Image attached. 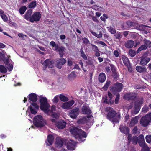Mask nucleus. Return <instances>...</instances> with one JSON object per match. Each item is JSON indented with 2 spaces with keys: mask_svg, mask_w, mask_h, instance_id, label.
Returning a JSON list of instances; mask_svg holds the SVG:
<instances>
[{
  "mask_svg": "<svg viewBox=\"0 0 151 151\" xmlns=\"http://www.w3.org/2000/svg\"><path fill=\"white\" fill-rule=\"evenodd\" d=\"M92 19L94 21L96 22H98V20H97V19H96V18L95 17H92Z\"/></svg>",
  "mask_w": 151,
  "mask_h": 151,
  "instance_id": "obj_61",
  "label": "nucleus"
},
{
  "mask_svg": "<svg viewBox=\"0 0 151 151\" xmlns=\"http://www.w3.org/2000/svg\"><path fill=\"white\" fill-rule=\"evenodd\" d=\"M110 83V81H107L106 84L103 87V89L105 90H106L109 85Z\"/></svg>",
  "mask_w": 151,
  "mask_h": 151,
  "instance_id": "obj_44",
  "label": "nucleus"
},
{
  "mask_svg": "<svg viewBox=\"0 0 151 151\" xmlns=\"http://www.w3.org/2000/svg\"><path fill=\"white\" fill-rule=\"evenodd\" d=\"M5 47V45L2 43H0V48H4Z\"/></svg>",
  "mask_w": 151,
  "mask_h": 151,
  "instance_id": "obj_60",
  "label": "nucleus"
},
{
  "mask_svg": "<svg viewBox=\"0 0 151 151\" xmlns=\"http://www.w3.org/2000/svg\"><path fill=\"white\" fill-rule=\"evenodd\" d=\"M93 117L91 115H90L87 116V118L85 117L83 118L82 119H80L79 121H78V124H83L87 121H88L90 120L93 119Z\"/></svg>",
  "mask_w": 151,
  "mask_h": 151,
  "instance_id": "obj_15",
  "label": "nucleus"
},
{
  "mask_svg": "<svg viewBox=\"0 0 151 151\" xmlns=\"http://www.w3.org/2000/svg\"><path fill=\"white\" fill-rule=\"evenodd\" d=\"M122 87V83H117L116 85V88L117 89V91L118 92H119Z\"/></svg>",
  "mask_w": 151,
  "mask_h": 151,
  "instance_id": "obj_32",
  "label": "nucleus"
},
{
  "mask_svg": "<svg viewBox=\"0 0 151 151\" xmlns=\"http://www.w3.org/2000/svg\"><path fill=\"white\" fill-rule=\"evenodd\" d=\"M109 31L111 33V34H115L116 33V31L115 30L113 29V28H110L109 29Z\"/></svg>",
  "mask_w": 151,
  "mask_h": 151,
  "instance_id": "obj_50",
  "label": "nucleus"
},
{
  "mask_svg": "<svg viewBox=\"0 0 151 151\" xmlns=\"http://www.w3.org/2000/svg\"><path fill=\"white\" fill-rule=\"evenodd\" d=\"M99 61V62H101L103 61V59L100 57H99L98 58Z\"/></svg>",
  "mask_w": 151,
  "mask_h": 151,
  "instance_id": "obj_63",
  "label": "nucleus"
},
{
  "mask_svg": "<svg viewBox=\"0 0 151 151\" xmlns=\"http://www.w3.org/2000/svg\"><path fill=\"white\" fill-rule=\"evenodd\" d=\"M81 112L82 113L85 114H89L91 113V111L86 105L83 106Z\"/></svg>",
  "mask_w": 151,
  "mask_h": 151,
  "instance_id": "obj_16",
  "label": "nucleus"
},
{
  "mask_svg": "<svg viewBox=\"0 0 151 151\" xmlns=\"http://www.w3.org/2000/svg\"><path fill=\"white\" fill-rule=\"evenodd\" d=\"M76 77V75L74 72L71 73L69 76L68 78L70 80H72L74 79Z\"/></svg>",
  "mask_w": 151,
  "mask_h": 151,
  "instance_id": "obj_34",
  "label": "nucleus"
},
{
  "mask_svg": "<svg viewBox=\"0 0 151 151\" xmlns=\"http://www.w3.org/2000/svg\"><path fill=\"white\" fill-rule=\"evenodd\" d=\"M145 45L147 47H151V42L147 40H144Z\"/></svg>",
  "mask_w": 151,
  "mask_h": 151,
  "instance_id": "obj_33",
  "label": "nucleus"
},
{
  "mask_svg": "<svg viewBox=\"0 0 151 151\" xmlns=\"http://www.w3.org/2000/svg\"><path fill=\"white\" fill-rule=\"evenodd\" d=\"M136 52L135 51L132 50H130L129 52V55L131 57H134L136 55Z\"/></svg>",
  "mask_w": 151,
  "mask_h": 151,
  "instance_id": "obj_39",
  "label": "nucleus"
},
{
  "mask_svg": "<svg viewBox=\"0 0 151 151\" xmlns=\"http://www.w3.org/2000/svg\"><path fill=\"white\" fill-rule=\"evenodd\" d=\"M119 94L117 95H116V97L115 100V103L116 104H117L118 102V101H119Z\"/></svg>",
  "mask_w": 151,
  "mask_h": 151,
  "instance_id": "obj_51",
  "label": "nucleus"
},
{
  "mask_svg": "<svg viewBox=\"0 0 151 151\" xmlns=\"http://www.w3.org/2000/svg\"><path fill=\"white\" fill-rule=\"evenodd\" d=\"M108 18V16L107 15L104 14H103V16L101 17L100 18L102 20L104 21L106 19Z\"/></svg>",
  "mask_w": 151,
  "mask_h": 151,
  "instance_id": "obj_48",
  "label": "nucleus"
},
{
  "mask_svg": "<svg viewBox=\"0 0 151 151\" xmlns=\"http://www.w3.org/2000/svg\"><path fill=\"white\" fill-rule=\"evenodd\" d=\"M114 54L116 57H118L119 56V52L117 50H115L114 52Z\"/></svg>",
  "mask_w": 151,
  "mask_h": 151,
  "instance_id": "obj_52",
  "label": "nucleus"
},
{
  "mask_svg": "<svg viewBox=\"0 0 151 151\" xmlns=\"http://www.w3.org/2000/svg\"><path fill=\"white\" fill-rule=\"evenodd\" d=\"M65 36L64 35H61L60 36V38L62 39H65Z\"/></svg>",
  "mask_w": 151,
  "mask_h": 151,
  "instance_id": "obj_62",
  "label": "nucleus"
},
{
  "mask_svg": "<svg viewBox=\"0 0 151 151\" xmlns=\"http://www.w3.org/2000/svg\"><path fill=\"white\" fill-rule=\"evenodd\" d=\"M136 69L137 71L139 73L145 72L146 71V67H142L140 66H137Z\"/></svg>",
  "mask_w": 151,
  "mask_h": 151,
  "instance_id": "obj_26",
  "label": "nucleus"
},
{
  "mask_svg": "<svg viewBox=\"0 0 151 151\" xmlns=\"http://www.w3.org/2000/svg\"><path fill=\"white\" fill-rule=\"evenodd\" d=\"M120 130L122 132L126 134L128 133L129 132V129L126 127H120Z\"/></svg>",
  "mask_w": 151,
  "mask_h": 151,
  "instance_id": "obj_30",
  "label": "nucleus"
},
{
  "mask_svg": "<svg viewBox=\"0 0 151 151\" xmlns=\"http://www.w3.org/2000/svg\"><path fill=\"white\" fill-rule=\"evenodd\" d=\"M79 109L78 108H76L70 111L69 113V116L72 119H75L79 114Z\"/></svg>",
  "mask_w": 151,
  "mask_h": 151,
  "instance_id": "obj_10",
  "label": "nucleus"
},
{
  "mask_svg": "<svg viewBox=\"0 0 151 151\" xmlns=\"http://www.w3.org/2000/svg\"><path fill=\"white\" fill-rule=\"evenodd\" d=\"M151 121V113L142 117L140 121L141 124L144 127L147 126Z\"/></svg>",
  "mask_w": 151,
  "mask_h": 151,
  "instance_id": "obj_7",
  "label": "nucleus"
},
{
  "mask_svg": "<svg viewBox=\"0 0 151 151\" xmlns=\"http://www.w3.org/2000/svg\"><path fill=\"white\" fill-rule=\"evenodd\" d=\"M128 68V70L131 72L132 71V67L130 66V65L129 64L128 65H127Z\"/></svg>",
  "mask_w": 151,
  "mask_h": 151,
  "instance_id": "obj_55",
  "label": "nucleus"
},
{
  "mask_svg": "<svg viewBox=\"0 0 151 151\" xmlns=\"http://www.w3.org/2000/svg\"><path fill=\"white\" fill-rule=\"evenodd\" d=\"M143 100V99H141V101H139V102L138 103V105H137V107L136 105L135 106V111L134 112V114H137L139 112L140 109V105L142 104Z\"/></svg>",
  "mask_w": 151,
  "mask_h": 151,
  "instance_id": "obj_22",
  "label": "nucleus"
},
{
  "mask_svg": "<svg viewBox=\"0 0 151 151\" xmlns=\"http://www.w3.org/2000/svg\"><path fill=\"white\" fill-rule=\"evenodd\" d=\"M36 5V1H33L31 2L29 5V7L30 8H35Z\"/></svg>",
  "mask_w": 151,
  "mask_h": 151,
  "instance_id": "obj_35",
  "label": "nucleus"
},
{
  "mask_svg": "<svg viewBox=\"0 0 151 151\" xmlns=\"http://www.w3.org/2000/svg\"><path fill=\"white\" fill-rule=\"evenodd\" d=\"M70 132L75 138L78 139V140L81 141L84 140L82 139V138H86L87 136V135L84 132L75 127L72 126L70 127Z\"/></svg>",
  "mask_w": 151,
  "mask_h": 151,
  "instance_id": "obj_3",
  "label": "nucleus"
},
{
  "mask_svg": "<svg viewBox=\"0 0 151 151\" xmlns=\"http://www.w3.org/2000/svg\"><path fill=\"white\" fill-rule=\"evenodd\" d=\"M50 45L54 47L53 49L56 51H59L60 55L61 57H62L63 53H62L64 51V48L62 47H58L55 45V43L53 41H52L50 43Z\"/></svg>",
  "mask_w": 151,
  "mask_h": 151,
  "instance_id": "obj_9",
  "label": "nucleus"
},
{
  "mask_svg": "<svg viewBox=\"0 0 151 151\" xmlns=\"http://www.w3.org/2000/svg\"><path fill=\"white\" fill-rule=\"evenodd\" d=\"M122 58L123 63L126 65H129V62L128 58L124 55L122 56Z\"/></svg>",
  "mask_w": 151,
  "mask_h": 151,
  "instance_id": "obj_28",
  "label": "nucleus"
},
{
  "mask_svg": "<svg viewBox=\"0 0 151 151\" xmlns=\"http://www.w3.org/2000/svg\"><path fill=\"white\" fill-rule=\"evenodd\" d=\"M32 12L31 9L28 10L25 14V18L27 20H29L30 22L32 23L39 21L41 17V15L40 13L36 12L31 16Z\"/></svg>",
  "mask_w": 151,
  "mask_h": 151,
  "instance_id": "obj_2",
  "label": "nucleus"
},
{
  "mask_svg": "<svg viewBox=\"0 0 151 151\" xmlns=\"http://www.w3.org/2000/svg\"><path fill=\"white\" fill-rule=\"evenodd\" d=\"M96 16L99 17L101 15V14L100 12H96Z\"/></svg>",
  "mask_w": 151,
  "mask_h": 151,
  "instance_id": "obj_58",
  "label": "nucleus"
},
{
  "mask_svg": "<svg viewBox=\"0 0 151 151\" xmlns=\"http://www.w3.org/2000/svg\"><path fill=\"white\" fill-rule=\"evenodd\" d=\"M63 142L60 139H58V141H56L55 146L56 147L58 148L61 147L62 146Z\"/></svg>",
  "mask_w": 151,
  "mask_h": 151,
  "instance_id": "obj_29",
  "label": "nucleus"
},
{
  "mask_svg": "<svg viewBox=\"0 0 151 151\" xmlns=\"http://www.w3.org/2000/svg\"><path fill=\"white\" fill-rule=\"evenodd\" d=\"M99 80L101 82H104L106 80L105 74L104 73H101L99 76Z\"/></svg>",
  "mask_w": 151,
  "mask_h": 151,
  "instance_id": "obj_25",
  "label": "nucleus"
},
{
  "mask_svg": "<svg viewBox=\"0 0 151 151\" xmlns=\"http://www.w3.org/2000/svg\"><path fill=\"white\" fill-rule=\"evenodd\" d=\"M76 144L74 142L71 140H70L69 141H68L67 145V148L68 150H74L75 148Z\"/></svg>",
  "mask_w": 151,
  "mask_h": 151,
  "instance_id": "obj_13",
  "label": "nucleus"
},
{
  "mask_svg": "<svg viewBox=\"0 0 151 151\" xmlns=\"http://www.w3.org/2000/svg\"><path fill=\"white\" fill-rule=\"evenodd\" d=\"M33 123L37 127H41L45 125L46 122L42 116L40 115L36 116L34 118Z\"/></svg>",
  "mask_w": 151,
  "mask_h": 151,
  "instance_id": "obj_6",
  "label": "nucleus"
},
{
  "mask_svg": "<svg viewBox=\"0 0 151 151\" xmlns=\"http://www.w3.org/2000/svg\"><path fill=\"white\" fill-rule=\"evenodd\" d=\"M91 33L93 34V35L96 36L98 38H101L102 37V34L101 33H100L99 34H97L95 32H91Z\"/></svg>",
  "mask_w": 151,
  "mask_h": 151,
  "instance_id": "obj_37",
  "label": "nucleus"
},
{
  "mask_svg": "<svg viewBox=\"0 0 151 151\" xmlns=\"http://www.w3.org/2000/svg\"><path fill=\"white\" fill-rule=\"evenodd\" d=\"M107 118L113 122H118L120 119V116L116 114L114 111L110 108L107 115Z\"/></svg>",
  "mask_w": 151,
  "mask_h": 151,
  "instance_id": "obj_5",
  "label": "nucleus"
},
{
  "mask_svg": "<svg viewBox=\"0 0 151 151\" xmlns=\"http://www.w3.org/2000/svg\"><path fill=\"white\" fill-rule=\"evenodd\" d=\"M39 99L40 103V109L41 110L47 114H48L49 112H52V114L51 115V119L52 122H55L56 120L59 117V114L53 112V111H57L55 106L52 105L51 107V111H50L49 110L50 105L47 102L46 98L42 96H39Z\"/></svg>",
  "mask_w": 151,
  "mask_h": 151,
  "instance_id": "obj_1",
  "label": "nucleus"
},
{
  "mask_svg": "<svg viewBox=\"0 0 151 151\" xmlns=\"http://www.w3.org/2000/svg\"><path fill=\"white\" fill-rule=\"evenodd\" d=\"M120 35H121L120 33H117L115 35V36L116 38H118L120 37Z\"/></svg>",
  "mask_w": 151,
  "mask_h": 151,
  "instance_id": "obj_56",
  "label": "nucleus"
},
{
  "mask_svg": "<svg viewBox=\"0 0 151 151\" xmlns=\"http://www.w3.org/2000/svg\"><path fill=\"white\" fill-rule=\"evenodd\" d=\"M27 9V7L25 6L21 7L19 9V12L21 14H23Z\"/></svg>",
  "mask_w": 151,
  "mask_h": 151,
  "instance_id": "obj_31",
  "label": "nucleus"
},
{
  "mask_svg": "<svg viewBox=\"0 0 151 151\" xmlns=\"http://www.w3.org/2000/svg\"><path fill=\"white\" fill-rule=\"evenodd\" d=\"M29 100L33 102L36 101L37 99V95L35 93H32L29 95Z\"/></svg>",
  "mask_w": 151,
  "mask_h": 151,
  "instance_id": "obj_19",
  "label": "nucleus"
},
{
  "mask_svg": "<svg viewBox=\"0 0 151 151\" xmlns=\"http://www.w3.org/2000/svg\"><path fill=\"white\" fill-rule=\"evenodd\" d=\"M75 101L73 100L69 102L63 103L61 106V107L63 109H69L74 104Z\"/></svg>",
  "mask_w": 151,
  "mask_h": 151,
  "instance_id": "obj_12",
  "label": "nucleus"
},
{
  "mask_svg": "<svg viewBox=\"0 0 151 151\" xmlns=\"http://www.w3.org/2000/svg\"><path fill=\"white\" fill-rule=\"evenodd\" d=\"M38 109L39 106L36 103H32L28 108V110L33 114H35Z\"/></svg>",
  "mask_w": 151,
  "mask_h": 151,
  "instance_id": "obj_8",
  "label": "nucleus"
},
{
  "mask_svg": "<svg viewBox=\"0 0 151 151\" xmlns=\"http://www.w3.org/2000/svg\"><path fill=\"white\" fill-rule=\"evenodd\" d=\"M146 107V108H147L146 109V110H145V108H146V107H144L142 109V111H143L145 112H147V107Z\"/></svg>",
  "mask_w": 151,
  "mask_h": 151,
  "instance_id": "obj_64",
  "label": "nucleus"
},
{
  "mask_svg": "<svg viewBox=\"0 0 151 151\" xmlns=\"http://www.w3.org/2000/svg\"><path fill=\"white\" fill-rule=\"evenodd\" d=\"M82 40L83 42L87 44L88 42V40L86 38H83Z\"/></svg>",
  "mask_w": 151,
  "mask_h": 151,
  "instance_id": "obj_53",
  "label": "nucleus"
},
{
  "mask_svg": "<svg viewBox=\"0 0 151 151\" xmlns=\"http://www.w3.org/2000/svg\"><path fill=\"white\" fill-rule=\"evenodd\" d=\"M92 8L96 10L102 11L103 9H102V8L99 7L96 5H94L93 6Z\"/></svg>",
  "mask_w": 151,
  "mask_h": 151,
  "instance_id": "obj_40",
  "label": "nucleus"
},
{
  "mask_svg": "<svg viewBox=\"0 0 151 151\" xmlns=\"http://www.w3.org/2000/svg\"><path fill=\"white\" fill-rule=\"evenodd\" d=\"M66 60L64 58H61L57 62V67L59 68H61L62 65L65 63Z\"/></svg>",
  "mask_w": 151,
  "mask_h": 151,
  "instance_id": "obj_17",
  "label": "nucleus"
},
{
  "mask_svg": "<svg viewBox=\"0 0 151 151\" xmlns=\"http://www.w3.org/2000/svg\"><path fill=\"white\" fill-rule=\"evenodd\" d=\"M139 119V117L138 116L135 117L132 119L130 124V126L132 127L135 125Z\"/></svg>",
  "mask_w": 151,
  "mask_h": 151,
  "instance_id": "obj_23",
  "label": "nucleus"
},
{
  "mask_svg": "<svg viewBox=\"0 0 151 151\" xmlns=\"http://www.w3.org/2000/svg\"><path fill=\"white\" fill-rule=\"evenodd\" d=\"M80 52L81 56L85 60H86L87 59V57L84 54L83 51L82 50H81Z\"/></svg>",
  "mask_w": 151,
  "mask_h": 151,
  "instance_id": "obj_41",
  "label": "nucleus"
},
{
  "mask_svg": "<svg viewBox=\"0 0 151 151\" xmlns=\"http://www.w3.org/2000/svg\"><path fill=\"white\" fill-rule=\"evenodd\" d=\"M59 97V96H58V95L55 96L53 99H52V101L54 103H57L59 100L58 97Z\"/></svg>",
  "mask_w": 151,
  "mask_h": 151,
  "instance_id": "obj_46",
  "label": "nucleus"
},
{
  "mask_svg": "<svg viewBox=\"0 0 151 151\" xmlns=\"http://www.w3.org/2000/svg\"><path fill=\"white\" fill-rule=\"evenodd\" d=\"M134 41L130 40L125 44V46L128 48H130L132 47L134 45Z\"/></svg>",
  "mask_w": 151,
  "mask_h": 151,
  "instance_id": "obj_27",
  "label": "nucleus"
},
{
  "mask_svg": "<svg viewBox=\"0 0 151 151\" xmlns=\"http://www.w3.org/2000/svg\"><path fill=\"white\" fill-rule=\"evenodd\" d=\"M6 54V53L2 51L0 53V59H2L5 56Z\"/></svg>",
  "mask_w": 151,
  "mask_h": 151,
  "instance_id": "obj_49",
  "label": "nucleus"
},
{
  "mask_svg": "<svg viewBox=\"0 0 151 151\" xmlns=\"http://www.w3.org/2000/svg\"><path fill=\"white\" fill-rule=\"evenodd\" d=\"M132 94L129 93L125 94L124 96V97L126 99H129L132 98Z\"/></svg>",
  "mask_w": 151,
  "mask_h": 151,
  "instance_id": "obj_42",
  "label": "nucleus"
},
{
  "mask_svg": "<svg viewBox=\"0 0 151 151\" xmlns=\"http://www.w3.org/2000/svg\"><path fill=\"white\" fill-rule=\"evenodd\" d=\"M54 139L53 136L51 135L48 136L47 141L46 142L47 145H50L52 143L53 140Z\"/></svg>",
  "mask_w": 151,
  "mask_h": 151,
  "instance_id": "obj_21",
  "label": "nucleus"
},
{
  "mask_svg": "<svg viewBox=\"0 0 151 151\" xmlns=\"http://www.w3.org/2000/svg\"><path fill=\"white\" fill-rule=\"evenodd\" d=\"M54 63V62L53 61H50L49 60H46L43 63L44 68L47 67L52 68L53 67Z\"/></svg>",
  "mask_w": 151,
  "mask_h": 151,
  "instance_id": "obj_11",
  "label": "nucleus"
},
{
  "mask_svg": "<svg viewBox=\"0 0 151 151\" xmlns=\"http://www.w3.org/2000/svg\"><path fill=\"white\" fill-rule=\"evenodd\" d=\"M97 44H101L103 46H105V44L103 42L101 41H99L96 42Z\"/></svg>",
  "mask_w": 151,
  "mask_h": 151,
  "instance_id": "obj_54",
  "label": "nucleus"
},
{
  "mask_svg": "<svg viewBox=\"0 0 151 151\" xmlns=\"http://www.w3.org/2000/svg\"><path fill=\"white\" fill-rule=\"evenodd\" d=\"M66 125V122L62 120L57 123L56 124V126L59 129H62L65 127Z\"/></svg>",
  "mask_w": 151,
  "mask_h": 151,
  "instance_id": "obj_14",
  "label": "nucleus"
},
{
  "mask_svg": "<svg viewBox=\"0 0 151 151\" xmlns=\"http://www.w3.org/2000/svg\"><path fill=\"white\" fill-rule=\"evenodd\" d=\"M60 100L63 102H65L68 101V99L66 96L63 94H61L59 95Z\"/></svg>",
  "mask_w": 151,
  "mask_h": 151,
  "instance_id": "obj_24",
  "label": "nucleus"
},
{
  "mask_svg": "<svg viewBox=\"0 0 151 151\" xmlns=\"http://www.w3.org/2000/svg\"><path fill=\"white\" fill-rule=\"evenodd\" d=\"M147 49V47L145 45H142L139 47L137 51V53H139L140 51L143 50H145Z\"/></svg>",
  "mask_w": 151,
  "mask_h": 151,
  "instance_id": "obj_38",
  "label": "nucleus"
},
{
  "mask_svg": "<svg viewBox=\"0 0 151 151\" xmlns=\"http://www.w3.org/2000/svg\"><path fill=\"white\" fill-rule=\"evenodd\" d=\"M7 71L6 69L2 65H0V71L2 73H6Z\"/></svg>",
  "mask_w": 151,
  "mask_h": 151,
  "instance_id": "obj_36",
  "label": "nucleus"
},
{
  "mask_svg": "<svg viewBox=\"0 0 151 151\" xmlns=\"http://www.w3.org/2000/svg\"><path fill=\"white\" fill-rule=\"evenodd\" d=\"M150 58L146 57H142L141 59L140 64L142 65H145L150 61Z\"/></svg>",
  "mask_w": 151,
  "mask_h": 151,
  "instance_id": "obj_18",
  "label": "nucleus"
},
{
  "mask_svg": "<svg viewBox=\"0 0 151 151\" xmlns=\"http://www.w3.org/2000/svg\"><path fill=\"white\" fill-rule=\"evenodd\" d=\"M1 17L4 21L6 22L7 21L8 18L6 15L4 14H3L1 15Z\"/></svg>",
  "mask_w": 151,
  "mask_h": 151,
  "instance_id": "obj_45",
  "label": "nucleus"
},
{
  "mask_svg": "<svg viewBox=\"0 0 151 151\" xmlns=\"http://www.w3.org/2000/svg\"><path fill=\"white\" fill-rule=\"evenodd\" d=\"M109 98V101L110 103H113L114 101V100H111V99H112V96L110 92L108 93V94Z\"/></svg>",
  "mask_w": 151,
  "mask_h": 151,
  "instance_id": "obj_47",
  "label": "nucleus"
},
{
  "mask_svg": "<svg viewBox=\"0 0 151 151\" xmlns=\"http://www.w3.org/2000/svg\"><path fill=\"white\" fill-rule=\"evenodd\" d=\"M68 65L70 66L72 64V62L70 60H68Z\"/></svg>",
  "mask_w": 151,
  "mask_h": 151,
  "instance_id": "obj_59",
  "label": "nucleus"
},
{
  "mask_svg": "<svg viewBox=\"0 0 151 151\" xmlns=\"http://www.w3.org/2000/svg\"><path fill=\"white\" fill-rule=\"evenodd\" d=\"M18 36L20 37H26V36L24 35H23L22 33H19L18 34Z\"/></svg>",
  "mask_w": 151,
  "mask_h": 151,
  "instance_id": "obj_57",
  "label": "nucleus"
},
{
  "mask_svg": "<svg viewBox=\"0 0 151 151\" xmlns=\"http://www.w3.org/2000/svg\"><path fill=\"white\" fill-rule=\"evenodd\" d=\"M146 142L148 143H151V136L150 135H147L146 137Z\"/></svg>",
  "mask_w": 151,
  "mask_h": 151,
  "instance_id": "obj_43",
  "label": "nucleus"
},
{
  "mask_svg": "<svg viewBox=\"0 0 151 151\" xmlns=\"http://www.w3.org/2000/svg\"><path fill=\"white\" fill-rule=\"evenodd\" d=\"M132 142L134 144H136L139 142V145L142 147V151H150L149 148L145 144L144 137L141 135L138 137H135L133 138Z\"/></svg>",
  "mask_w": 151,
  "mask_h": 151,
  "instance_id": "obj_4",
  "label": "nucleus"
},
{
  "mask_svg": "<svg viewBox=\"0 0 151 151\" xmlns=\"http://www.w3.org/2000/svg\"><path fill=\"white\" fill-rule=\"evenodd\" d=\"M5 63L6 67L9 70L11 71L13 68V66L11 62L9 60H6L5 61Z\"/></svg>",
  "mask_w": 151,
  "mask_h": 151,
  "instance_id": "obj_20",
  "label": "nucleus"
}]
</instances>
